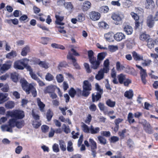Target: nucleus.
<instances>
[{
    "label": "nucleus",
    "instance_id": "nucleus-29",
    "mask_svg": "<svg viewBox=\"0 0 158 158\" xmlns=\"http://www.w3.org/2000/svg\"><path fill=\"white\" fill-rule=\"evenodd\" d=\"M124 95L128 99L131 98L133 96V90L132 89H129V90L126 91L124 93Z\"/></svg>",
    "mask_w": 158,
    "mask_h": 158
},
{
    "label": "nucleus",
    "instance_id": "nucleus-38",
    "mask_svg": "<svg viewBox=\"0 0 158 158\" xmlns=\"http://www.w3.org/2000/svg\"><path fill=\"white\" fill-rule=\"evenodd\" d=\"M125 68L124 65L122 64L119 61L116 63V69L118 71H121Z\"/></svg>",
    "mask_w": 158,
    "mask_h": 158
},
{
    "label": "nucleus",
    "instance_id": "nucleus-47",
    "mask_svg": "<svg viewBox=\"0 0 158 158\" xmlns=\"http://www.w3.org/2000/svg\"><path fill=\"white\" fill-rule=\"evenodd\" d=\"M14 103L12 101H8L5 104V107L11 109L14 107Z\"/></svg>",
    "mask_w": 158,
    "mask_h": 158
},
{
    "label": "nucleus",
    "instance_id": "nucleus-3",
    "mask_svg": "<svg viewBox=\"0 0 158 158\" xmlns=\"http://www.w3.org/2000/svg\"><path fill=\"white\" fill-rule=\"evenodd\" d=\"M8 123L12 128L16 126L17 128H20L23 126L21 121H19L14 118H12L9 119Z\"/></svg>",
    "mask_w": 158,
    "mask_h": 158
},
{
    "label": "nucleus",
    "instance_id": "nucleus-21",
    "mask_svg": "<svg viewBox=\"0 0 158 158\" xmlns=\"http://www.w3.org/2000/svg\"><path fill=\"white\" fill-rule=\"evenodd\" d=\"M36 102L40 110L42 112H44L45 106V104L41 101V100L39 98H37Z\"/></svg>",
    "mask_w": 158,
    "mask_h": 158
},
{
    "label": "nucleus",
    "instance_id": "nucleus-18",
    "mask_svg": "<svg viewBox=\"0 0 158 158\" xmlns=\"http://www.w3.org/2000/svg\"><path fill=\"white\" fill-rule=\"evenodd\" d=\"M91 64V67L94 69H97L98 67L100 64V62L98 60H96L94 59L90 61Z\"/></svg>",
    "mask_w": 158,
    "mask_h": 158
},
{
    "label": "nucleus",
    "instance_id": "nucleus-20",
    "mask_svg": "<svg viewBox=\"0 0 158 158\" xmlns=\"http://www.w3.org/2000/svg\"><path fill=\"white\" fill-rule=\"evenodd\" d=\"M1 129L3 131H8L11 133L13 132L12 127L8 125H3L1 126Z\"/></svg>",
    "mask_w": 158,
    "mask_h": 158
},
{
    "label": "nucleus",
    "instance_id": "nucleus-61",
    "mask_svg": "<svg viewBox=\"0 0 158 158\" xmlns=\"http://www.w3.org/2000/svg\"><path fill=\"white\" fill-rule=\"evenodd\" d=\"M126 132V130L124 129L121 131H119L118 133L120 137L121 138H123L124 137L125 134Z\"/></svg>",
    "mask_w": 158,
    "mask_h": 158
},
{
    "label": "nucleus",
    "instance_id": "nucleus-24",
    "mask_svg": "<svg viewBox=\"0 0 158 158\" xmlns=\"http://www.w3.org/2000/svg\"><path fill=\"white\" fill-rule=\"evenodd\" d=\"M153 17L152 15L149 16L147 19V24L150 27H152L154 25V22L153 20Z\"/></svg>",
    "mask_w": 158,
    "mask_h": 158
},
{
    "label": "nucleus",
    "instance_id": "nucleus-1",
    "mask_svg": "<svg viewBox=\"0 0 158 158\" xmlns=\"http://www.w3.org/2000/svg\"><path fill=\"white\" fill-rule=\"evenodd\" d=\"M7 116H10L12 118L16 120L21 119L24 117V112L21 110H15L11 111H8L6 112Z\"/></svg>",
    "mask_w": 158,
    "mask_h": 158
},
{
    "label": "nucleus",
    "instance_id": "nucleus-28",
    "mask_svg": "<svg viewBox=\"0 0 158 158\" xmlns=\"http://www.w3.org/2000/svg\"><path fill=\"white\" fill-rule=\"evenodd\" d=\"M132 56L134 59L136 61H139L143 60V57L142 56L137 54L135 52L132 53Z\"/></svg>",
    "mask_w": 158,
    "mask_h": 158
},
{
    "label": "nucleus",
    "instance_id": "nucleus-36",
    "mask_svg": "<svg viewBox=\"0 0 158 158\" xmlns=\"http://www.w3.org/2000/svg\"><path fill=\"white\" fill-rule=\"evenodd\" d=\"M118 79L120 84L123 83V81L126 79V76L123 74H120L118 76Z\"/></svg>",
    "mask_w": 158,
    "mask_h": 158
},
{
    "label": "nucleus",
    "instance_id": "nucleus-35",
    "mask_svg": "<svg viewBox=\"0 0 158 158\" xmlns=\"http://www.w3.org/2000/svg\"><path fill=\"white\" fill-rule=\"evenodd\" d=\"M102 93H97L96 95L94 94H92V101L94 102L98 101L101 98V95Z\"/></svg>",
    "mask_w": 158,
    "mask_h": 158
},
{
    "label": "nucleus",
    "instance_id": "nucleus-10",
    "mask_svg": "<svg viewBox=\"0 0 158 158\" xmlns=\"http://www.w3.org/2000/svg\"><path fill=\"white\" fill-rule=\"evenodd\" d=\"M67 57L68 59H71L72 60V62L73 64V65L77 69H80V66L77 63L76 60L73 56L70 53V52H69L67 56Z\"/></svg>",
    "mask_w": 158,
    "mask_h": 158
},
{
    "label": "nucleus",
    "instance_id": "nucleus-4",
    "mask_svg": "<svg viewBox=\"0 0 158 158\" xmlns=\"http://www.w3.org/2000/svg\"><path fill=\"white\" fill-rule=\"evenodd\" d=\"M59 14H56L55 15V18H56V20L55 23L56 24V27L58 28H64V27L63 26L64 24V23L62 21L64 19V16H60Z\"/></svg>",
    "mask_w": 158,
    "mask_h": 158
},
{
    "label": "nucleus",
    "instance_id": "nucleus-17",
    "mask_svg": "<svg viewBox=\"0 0 158 158\" xmlns=\"http://www.w3.org/2000/svg\"><path fill=\"white\" fill-rule=\"evenodd\" d=\"M124 31L128 35H131L133 32V30L132 27L128 25H126L123 26Z\"/></svg>",
    "mask_w": 158,
    "mask_h": 158
},
{
    "label": "nucleus",
    "instance_id": "nucleus-60",
    "mask_svg": "<svg viewBox=\"0 0 158 158\" xmlns=\"http://www.w3.org/2000/svg\"><path fill=\"white\" fill-rule=\"evenodd\" d=\"M101 11L103 13H107L109 10V8L107 6H103L100 8Z\"/></svg>",
    "mask_w": 158,
    "mask_h": 158
},
{
    "label": "nucleus",
    "instance_id": "nucleus-46",
    "mask_svg": "<svg viewBox=\"0 0 158 158\" xmlns=\"http://www.w3.org/2000/svg\"><path fill=\"white\" fill-rule=\"evenodd\" d=\"M45 79L46 81H51L53 80L54 77L51 73H48L45 76Z\"/></svg>",
    "mask_w": 158,
    "mask_h": 158
},
{
    "label": "nucleus",
    "instance_id": "nucleus-22",
    "mask_svg": "<svg viewBox=\"0 0 158 158\" xmlns=\"http://www.w3.org/2000/svg\"><path fill=\"white\" fill-rule=\"evenodd\" d=\"M109 64L110 62L109 60L108 59H106L104 62V67L102 69L104 70V72L106 73H108L109 70Z\"/></svg>",
    "mask_w": 158,
    "mask_h": 158
},
{
    "label": "nucleus",
    "instance_id": "nucleus-55",
    "mask_svg": "<svg viewBox=\"0 0 158 158\" xmlns=\"http://www.w3.org/2000/svg\"><path fill=\"white\" fill-rule=\"evenodd\" d=\"M69 93L71 97L73 98L76 92V90L73 88H72L69 91Z\"/></svg>",
    "mask_w": 158,
    "mask_h": 158
},
{
    "label": "nucleus",
    "instance_id": "nucleus-30",
    "mask_svg": "<svg viewBox=\"0 0 158 158\" xmlns=\"http://www.w3.org/2000/svg\"><path fill=\"white\" fill-rule=\"evenodd\" d=\"M83 89L89 90H91V85L88 81H84Z\"/></svg>",
    "mask_w": 158,
    "mask_h": 158
},
{
    "label": "nucleus",
    "instance_id": "nucleus-58",
    "mask_svg": "<svg viewBox=\"0 0 158 158\" xmlns=\"http://www.w3.org/2000/svg\"><path fill=\"white\" fill-rule=\"evenodd\" d=\"M52 148L53 151L55 152H58L59 151V145L56 143H54L53 145Z\"/></svg>",
    "mask_w": 158,
    "mask_h": 158
},
{
    "label": "nucleus",
    "instance_id": "nucleus-11",
    "mask_svg": "<svg viewBox=\"0 0 158 158\" xmlns=\"http://www.w3.org/2000/svg\"><path fill=\"white\" fill-rule=\"evenodd\" d=\"M56 86L50 85L44 89V92L45 94H50L54 92L55 88H56Z\"/></svg>",
    "mask_w": 158,
    "mask_h": 158
},
{
    "label": "nucleus",
    "instance_id": "nucleus-26",
    "mask_svg": "<svg viewBox=\"0 0 158 158\" xmlns=\"http://www.w3.org/2000/svg\"><path fill=\"white\" fill-rule=\"evenodd\" d=\"M7 96L6 94L0 93V104H2L7 100Z\"/></svg>",
    "mask_w": 158,
    "mask_h": 158
},
{
    "label": "nucleus",
    "instance_id": "nucleus-16",
    "mask_svg": "<svg viewBox=\"0 0 158 158\" xmlns=\"http://www.w3.org/2000/svg\"><path fill=\"white\" fill-rule=\"evenodd\" d=\"M130 15L132 17V18H133L135 21V26L136 27H138L140 24V23L138 20L139 19V16L133 12H131L130 13Z\"/></svg>",
    "mask_w": 158,
    "mask_h": 158
},
{
    "label": "nucleus",
    "instance_id": "nucleus-49",
    "mask_svg": "<svg viewBox=\"0 0 158 158\" xmlns=\"http://www.w3.org/2000/svg\"><path fill=\"white\" fill-rule=\"evenodd\" d=\"M108 49L111 52H114L118 49V47L115 45H109L108 46Z\"/></svg>",
    "mask_w": 158,
    "mask_h": 158
},
{
    "label": "nucleus",
    "instance_id": "nucleus-31",
    "mask_svg": "<svg viewBox=\"0 0 158 158\" xmlns=\"http://www.w3.org/2000/svg\"><path fill=\"white\" fill-rule=\"evenodd\" d=\"M64 7L66 9L69 10V11H72L73 8V5L70 2H66L64 5Z\"/></svg>",
    "mask_w": 158,
    "mask_h": 158
},
{
    "label": "nucleus",
    "instance_id": "nucleus-5",
    "mask_svg": "<svg viewBox=\"0 0 158 158\" xmlns=\"http://www.w3.org/2000/svg\"><path fill=\"white\" fill-rule=\"evenodd\" d=\"M124 16L122 14H114L111 16V18L114 21V23L117 25L119 24L124 18Z\"/></svg>",
    "mask_w": 158,
    "mask_h": 158
},
{
    "label": "nucleus",
    "instance_id": "nucleus-57",
    "mask_svg": "<svg viewBox=\"0 0 158 158\" xmlns=\"http://www.w3.org/2000/svg\"><path fill=\"white\" fill-rule=\"evenodd\" d=\"M101 134L103 136L109 137L110 135V132L109 131H102L101 132Z\"/></svg>",
    "mask_w": 158,
    "mask_h": 158
},
{
    "label": "nucleus",
    "instance_id": "nucleus-23",
    "mask_svg": "<svg viewBox=\"0 0 158 158\" xmlns=\"http://www.w3.org/2000/svg\"><path fill=\"white\" fill-rule=\"evenodd\" d=\"M100 130V128L98 127H94L92 125L90 126V131L89 133L92 134H97L99 133Z\"/></svg>",
    "mask_w": 158,
    "mask_h": 158
},
{
    "label": "nucleus",
    "instance_id": "nucleus-50",
    "mask_svg": "<svg viewBox=\"0 0 158 158\" xmlns=\"http://www.w3.org/2000/svg\"><path fill=\"white\" fill-rule=\"evenodd\" d=\"M56 78L57 81L59 83L62 82L64 80V78L63 75L61 74L57 75L56 76Z\"/></svg>",
    "mask_w": 158,
    "mask_h": 158
},
{
    "label": "nucleus",
    "instance_id": "nucleus-52",
    "mask_svg": "<svg viewBox=\"0 0 158 158\" xmlns=\"http://www.w3.org/2000/svg\"><path fill=\"white\" fill-rule=\"evenodd\" d=\"M98 26L100 27L106 29L108 27V24L104 22H100L98 23Z\"/></svg>",
    "mask_w": 158,
    "mask_h": 158
},
{
    "label": "nucleus",
    "instance_id": "nucleus-53",
    "mask_svg": "<svg viewBox=\"0 0 158 158\" xmlns=\"http://www.w3.org/2000/svg\"><path fill=\"white\" fill-rule=\"evenodd\" d=\"M18 74L16 73H14L11 74V78L15 82H16L18 80Z\"/></svg>",
    "mask_w": 158,
    "mask_h": 158
},
{
    "label": "nucleus",
    "instance_id": "nucleus-64",
    "mask_svg": "<svg viewBox=\"0 0 158 158\" xmlns=\"http://www.w3.org/2000/svg\"><path fill=\"white\" fill-rule=\"evenodd\" d=\"M65 2V0H57V4L59 6H64Z\"/></svg>",
    "mask_w": 158,
    "mask_h": 158
},
{
    "label": "nucleus",
    "instance_id": "nucleus-63",
    "mask_svg": "<svg viewBox=\"0 0 158 158\" xmlns=\"http://www.w3.org/2000/svg\"><path fill=\"white\" fill-rule=\"evenodd\" d=\"M63 128L64 129V132L66 133H68L70 132V130L68 126H67L65 124H63Z\"/></svg>",
    "mask_w": 158,
    "mask_h": 158
},
{
    "label": "nucleus",
    "instance_id": "nucleus-27",
    "mask_svg": "<svg viewBox=\"0 0 158 158\" xmlns=\"http://www.w3.org/2000/svg\"><path fill=\"white\" fill-rule=\"evenodd\" d=\"M28 91L29 93H27V94H29L30 93V92H31L34 97H35L36 96L37 92L36 89L31 84L30 85V87L29 88Z\"/></svg>",
    "mask_w": 158,
    "mask_h": 158
},
{
    "label": "nucleus",
    "instance_id": "nucleus-45",
    "mask_svg": "<svg viewBox=\"0 0 158 158\" xmlns=\"http://www.w3.org/2000/svg\"><path fill=\"white\" fill-rule=\"evenodd\" d=\"M59 145L60 148L62 151H64L66 150V146L64 141L62 140H60Z\"/></svg>",
    "mask_w": 158,
    "mask_h": 158
},
{
    "label": "nucleus",
    "instance_id": "nucleus-19",
    "mask_svg": "<svg viewBox=\"0 0 158 158\" xmlns=\"http://www.w3.org/2000/svg\"><path fill=\"white\" fill-rule=\"evenodd\" d=\"M113 34L112 32H109L104 35V37L106 40L109 42H113Z\"/></svg>",
    "mask_w": 158,
    "mask_h": 158
},
{
    "label": "nucleus",
    "instance_id": "nucleus-14",
    "mask_svg": "<svg viewBox=\"0 0 158 158\" xmlns=\"http://www.w3.org/2000/svg\"><path fill=\"white\" fill-rule=\"evenodd\" d=\"M100 13L96 12H92L90 14V17L91 19L94 21L98 20L100 18Z\"/></svg>",
    "mask_w": 158,
    "mask_h": 158
},
{
    "label": "nucleus",
    "instance_id": "nucleus-39",
    "mask_svg": "<svg viewBox=\"0 0 158 158\" xmlns=\"http://www.w3.org/2000/svg\"><path fill=\"white\" fill-rule=\"evenodd\" d=\"M98 106L101 111H103L104 114H106V107L103 103L100 102L98 104Z\"/></svg>",
    "mask_w": 158,
    "mask_h": 158
},
{
    "label": "nucleus",
    "instance_id": "nucleus-51",
    "mask_svg": "<svg viewBox=\"0 0 158 158\" xmlns=\"http://www.w3.org/2000/svg\"><path fill=\"white\" fill-rule=\"evenodd\" d=\"M67 149L69 152H73V143L71 141H69L68 142Z\"/></svg>",
    "mask_w": 158,
    "mask_h": 158
},
{
    "label": "nucleus",
    "instance_id": "nucleus-44",
    "mask_svg": "<svg viewBox=\"0 0 158 158\" xmlns=\"http://www.w3.org/2000/svg\"><path fill=\"white\" fill-rule=\"evenodd\" d=\"M17 55L15 51H12L11 52L7 53L6 56V58L8 59H11Z\"/></svg>",
    "mask_w": 158,
    "mask_h": 158
},
{
    "label": "nucleus",
    "instance_id": "nucleus-7",
    "mask_svg": "<svg viewBox=\"0 0 158 158\" xmlns=\"http://www.w3.org/2000/svg\"><path fill=\"white\" fill-rule=\"evenodd\" d=\"M20 82L23 89L27 93H29L28 90L30 84H28L27 81L23 78L21 79Z\"/></svg>",
    "mask_w": 158,
    "mask_h": 158
},
{
    "label": "nucleus",
    "instance_id": "nucleus-43",
    "mask_svg": "<svg viewBox=\"0 0 158 158\" xmlns=\"http://www.w3.org/2000/svg\"><path fill=\"white\" fill-rule=\"evenodd\" d=\"M154 40L152 39H148L147 40V46L150 48H152L154 47Z\"/></svg>",
    "mask_w": 158,
    "mask_h": 158
},
{
    "label": "nucleus",
    "instance_id": "nucleus-25",
    "mask_svg": "<svg viewBox=\"0 0 158 158\" xmlns=\"http://www.w3.org/2000/svg\"><path fill=\"white\" fill-rule=\"evenodd\" d=\"M91 4L89 1H85L83 4L82 9L83 10L86 11L89 9L91 7Z\"/></svg>",
    "mask_w": 158,
    "mask_h": 158
},
{
    "label": "nucleus",
    "instance_id": "nucleus-59",
    "mask_svg": "<svg viewBox=\"0 0 158 158\" xmlns=\"http://www.w3.org/2000/svg\"><path fill=\"white\" fill-rule=\"evenodd\" d=\"M53 112L50 110H48L47 113V118L48 121L50 120L53 116Z\"/></svg>",
    "mask_w": 158,
    "mask_h": 158
},
{
    "label": "nucleus",
    "instance_id": "nucleus-15",
    "mask_svg": "<svg viewBox=\"0 0 158 158\" xmlns=\"http://www.w3.org/2000/svg\"><path fill=\"white\" fill-rule=\"evenodd\" d=\"M145 5L146 8L152 9L154 7L155 4L153 0H146Z\"/></svg>",
    "mask_w": 158,
    "mask_h": 158
},
{
    "label": "nucleus",
    "instance_id": "nucleus-42",
    "mask_svg": "<svg viewBox=\"0 0 158 158\" xmlns=\"http://www.w3.org/2000/svg\"><path fill=\"white\" fill-rule=\"evenodd\" d=\"M106 104L108 106L110 107H113L115 106V102L109 99L106 102Z\"/></svg>",
    "mask_w": 158,
    "mask_h": 158
},
{
    "label": "nucleus",
    "instance_id": "nucleus-9",
    "mask_svg": "<svg viewBox=\"0 0 158 158\" xmlns=\"http://www.w3.org/2000/svg\"><path fill=\"white\" fill-rule=\"evenodd\" d=\"M114 39L118 41H120L125 39V35L122 32H118L114 35Z\"/></svg>",
    "mask_w": 158,
    "mask_h": 158
},
{
    "label": "nucleus",
    "instance_id": "nucleus-37",
    "mask_svg": "<svg viewBox=\"0 0 158 158\" xmlns=\"http://www.w3.org/2000/svg\"><path fill=\"white\" fill-rule=\"evenodd\" d=\"M89 142L90 145L91 149H96L97 148L96 142L92 139L90 138Z\"/></svg>",
    "mask_w": 158,
    "mask_h": 158
},
{
    "label": "nucleus",
    "instance_id": "nucleus-40",
    "mask_svg": "<svg viewBox=\"0 0 158 158\" xmlns=\"http://www.w3.org/2000/svg\"><path fill=\"white\" fill-rule=\"evenodd\" d=\"M149 35L145 33H142L140 34L139 36L140 40L143 41H144L148 39H149Z\"/></svg>",
    "mask_w": 158,
    "mask_h": 158
},
{
    "label": "nucleus",
    "instance_id": "nucleus-34",
    "mask_svg": "<svg viewBox=\"0 0 158 158\" xmlns=\"http://www.w3.org/2000/svg\"><path fill=\"white\" fill-rule=\"evenodd\" d=\"M30 52L29 47L26 46L22 49L21 55L23 56H25L27 53Z\"/></svg>",
    "mask_w": 158,
    "mask_h": 158
},
{
    "label": "nucleus",
    "instance_id": "nucleus-13",
    "mask_svg": "<svg viewBox=\"0 0 158 158\" xmlns=\"http://www.w3.org/2000/svg\"><path fill=\"white\" fill-rule=\"evenodd\" d=\"M104 72V70L101 69L98 71L97 74L95 77V79L98 80H100L103 78L105 73H107Z\"/></svg>",
    "mask_w": 158,
    "mask_h": 158
},
{
    "label": "nucleus",
    "instance_id": "nucleus-8",
    "mask_svg": "<svg viewBox=\"0 0 158 158\" xmlns=\"http://www.w3.org/2000/svg\"><path fill=\"white\" fill-rule=\"evenodd\" d=\"M11 65L12 63L10 61H7L3 64L0 69L1 72L2 73H3L5 71L10 69L11 67Z\"/></svg>",
    "mask_w": 158,
    "mask_h": 158
},
{
    "label": "nucleus",
    "instance_id": "nucleus-54",
    "mask_svg": "<svg viewBox=\"0 0 158 158\" xmlns=\"http://www.w3.org/2000/svg\"><path fill=\"white\" fill-rule=\"evenodd\" d=\"M106 54L104 53H99L98 54V61H101L105 57Z\"/></svg>",
    "mask_w": 158,
    "mask_h": 158
},
{
    "label": "nucleus",
    "instance_id": "nucleus-56",
    "mask_svg": "<svg viewBox=\"0 0 158 158\" xmlns=\"http://www.w3.org/2000/svg\"><path fill=\"white\" fill-rule=\"evenodd\" d=\"M88 56L89 61L95 59L93 56L94 52L92 50H89L88 51Z\"/></svg>",
    "mask_w": 158,
    "mask_h": 158
},
{
    "label": "nucleus",
    "instance_id": "nucleus-2",
    "mask_svg": "<svg viewBox=\"0 0 158 158\" xmlns=\"http://www.w3.org/2000/svg\"><path fill=\"white\" fill-rule=\"evenodd\" d=\"M29 60L26 58L17 60L15 62L14 68L20 70H23L28 63Z\"/></svg>",
    "mask_w": 158,
    "mask_h": 158
},
{
    "label": "nucleus",
    "instance_id": "nucleus-41",
    "mask_svg": "<svg viewBox=\"0 0 158 158\" xmlns=\"http://www.w3.org/2000/svg\"><path fill=\"white\" fill-rule=\"evenodd\" d=\"M127 120L130 124L133 123L135 122V120L133 118V116L132 113H129L127 116Z\"/></svg>",
    "mask_w": 158,
    "mask_h": 158
},
{
    "label": "nucleus",
    "instance_id": "nucleus-12",
    "mask_svg": "<svg viewBox=\"0 0 158 158\" xmlns=\"http://www.w3.org/2000/svg\"><path fill=\"white\" fill-rule=\"evenodd\" d=\"M36 64H38L40 66L45 69L48 68L50 66V64L47 62L42 61L39 60H37L35 61Z\"/></svg>",
    "mask_w": 158,
    "mask_h": 158
},
{
    "label": "nucleus",
    "instance_id": "nucleus-62",
    "mask_svg": "<svg viewBox=\"0 0 158 158\" xmlns=\"http://www.w3.org/2000/svg\"><path fill=\"white\" fill-rule=\"evenodd\" d=\"M41 128L42 132L45 133L48 131L49 127L46 125H43L41 126Z\"/></svg>",
    "mask_w": 158,
    "mask_h": 158
},
{
    "label": "nucleus",
    "instance_id": "nucleus-33",
    "mask_svg": "<svg viewBox=\"0 0 158 158\" xmlns=\"http://www.w3.org/2000/svg\"><path fill=\"white\" fill-rule=\"evenodd\" d=\"M97 138L99 143L103 145H105L107 143V140L106 139L102 136H98Z\"/></svg>",
    "mask_w": 158,
    "mask_h": 158
},
{
    "label": "nucleus",
    "instance_id": "nucleus-6",
    "mask_svg": "<svg viewBox=\"0 0 158 158\" xmlns=\"http://www.w3.org/2000/svg\"><path fill=\"white\" fill-rule=\"evenodd\" d=\"M143 125L144 129L145 131L149 134H151L152 132V130L149 123L147 122L146 120L143 119L140 122Z\"/></svg>",
    "mask_w": 158,
    "mask_h": 158
},
{
    "label": "nucleus",
    "instance_id": "nucleus-32",
    "mask_svg": "<svg viewBox=\"0 0 158 158\" xmlns=\"http://www.w3.org/2000/svg\"><path fill=\"white\" fill-rule=\"evenodd\" d=\"M81 126L82 131L85 133H89L90 131V127H89L88 126L86 125L83 123H82Z\"/></svg>",
    "mask_w": 158,
    "mask_h": 158
},
{
    "label": "nucleus",
    "instance_id": "nucleus-48",
    "mask_svg": "<svg viewBox=\"0 0 158 158\" xmlns=\"http://www.w3.org/2000/svg\"><path fill=\"white\" fill-rule=\"evenodd\" d=\"M32 124L33 127L37 128L40 126L41 123L39 121L35 120L32 122Z\"/></svg>",
    "mask_w": 158,
    "mask_h": 158
}]
</instances>
